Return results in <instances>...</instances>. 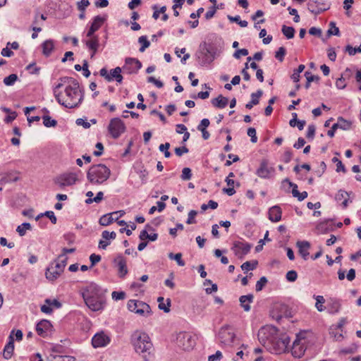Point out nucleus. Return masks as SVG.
Segmentation results:
<instances>
[{"instance_id": "nucleus-42", "label": "nucleus", "mask_w": 361, "mask_h": 361, "mask_svg": "<svg viewBox=\"0 0 361 361\" xmlns=\"http://www.w3.org/2000/svg\"><path fill=\"white\" fill-rule=\"evenodd\" d=\"M46 216L47 217H48L53 224H56L57 219L55 216L54 213L52 211H47L44 214H40L39 215H38L37 216L36 220H38L41 216Z\"/></svg>"}, {"instance_id": "nucleus-23", "label": "nucleus", "mask_w": 361, "mask_h": 361, "mask_svg": "<svg viewBox=\"0 0 361 361\" xmlns=\"http://www.w3.org/2000/svg\"><path fill=\"white\" fill-rule=\"evenodd\" d=\"M282 210L278 205L271 207L269 209V219L272 222H278L281 219Z\"/></svg>"}, {"instance_id": "nucleus-18", "label": "nucleus", "mask_w": 361, "mask_h": 361, "mask_svg": "<svg viewBox=\"0 0 361 361\" xmlns=\"http://www.w3.org/2000/svg\"><path fill=\"white\" fill-rule=\"evenodd\" d=\"M196 56L200 65L202 66L209 65L214 61V57H212L209 53L204 51V50L200 47V45L199 46V49L196 53Z\"/></svg>"}, {"instance_id": "nucleus-14", "label": "nucleus", "mask_w": 361, "mask_h": 361, "mask_svg": "<svg viewBox=\"0 0 361 361\" xmlns=\"http://www.w3.org/2000/svg\"><path fill=\"white\" fill-rule=\"evenodd\" d=\"M125 61L123 70L128 74L136 73L142 67L141 62L137 59L126 58Z\"/></svg>"}, {"instance_id": "nucleus-64", "label": "nucleus", "mask_w": 361, "mask_h": 361, "mask_svg": "<svg viewBox=\"0 0 361 361\" xmlns=\"http://www.w3.org/2000/svg\"><path fill=\"white\" fill-rule=\"evenodd\" d=\"M348 196L349 194L347 192L343 190H340L336 195V200L337 201H340L341 200H344L345 199L348 198Z\"/></svg>"}, {"instance_id": "nucleus-34", "label": "nucleus", "mask_w": 361, "mask_h": 361, "mask_svg": "<svg viewBox=\"0 0 361 361\" xmlns=\"http://www.w3.org/2000/svg\"><path fill=\"white\" fill-rule=\"evenodd\" d=\"M281 32L287 39H290L294 37L295 30L294 27L284 25L282 26Z\"/></svg>"}, {"instance_id": "nucleus-10", "label": "nucleus", "mask_w": 361, "mask_h": 361, "mask_svg": "<svg viewBox=\"0 0 361 361\" xmlns=\"http://www.w3.org/2000/svg\"><path fill=\"white\" fill-rule=\"evenodd\" d=\"M307 8L310 12L317 16L330 8V5H327L324 2L317 0H309L307 3Z\"/></svg>"}, {"instance_id": "nucleus-6", "label": "nucleus", "mask_w": 361, "mask_h": 361, "mask_svg": "<svg viewBox=\"0 0 361 361\" xmlns=\"http://www.w3.org/2000/svg\"><path fill=\"white\" fill-rule=\"evenodd\" d=\"M127 307L130 312H135L140 316L147 317L152 314L150 306L145 302L130 300L128 302Z\"/></svg>"}, {"instance_id": "nucleus-49", "label": "nucleus", "mask_w": 361, "mask_h": 361, "mask_svg": "<svg viewBox=\"0 0 361 361\" xmlns=\"http://www.w3.org/2000/svg\"><path fill=\"white\" fill-rule=\"evenodd\" d=\"M329 223V220H327L326 221H324V222H321L320 224H319L317 226V229L322 232V233H327L329 232L331 229L329 228L328 227V224Z\"/></svg>"}, {"instance_id": "nucleus-40", "label": "nucleus", "mask_w": 361, "mask_h": 361, "mask_svg": "<svg viewBox=\"0 0 361 361\" xmlns=\"http://www.w3.org/2000/svg\"><path fill=\"white\" fill-rule=\"evenodd\" d=\"M18 80V77L16 74H11L8 76L4 78V83L6 86H12Z\"/></svg>"}, {"instance_id": "nucleus-63", "label": "nucleus", "mask_w": 361, "mask_h": 361, "mask_svg": "<svg viewBox=\"0 0 361 361\" xmlns=\"http://www.w3.org/2000/svg\"><path fill=\"white\" fill-rule=\"evenodd\" d=\"M315 130H316V128L314 126V125H310L308 126V128H307V137L308 139H311L312 140L314 137V134H315Z\"/></svg>"}, {"instance_id": "nucleus-20", "label": "nucleus", "mask_w": 361, "mask_h": 361, "mask_svg": "<svg viewBox=\"0 0 361 361\" xmlns=\"http://www.w3.org/2000/svg\"><path fill=\"white\" fill-rule=\"evenodd\" d=\"M13 334H14V330H12L8 336V342L5 345L4 349L3 356L6 360L10 359L12 357L13 353L14 340H15V338H13Z\"/></svg>"}, {"instance_id": "nucleus-41", "label": "nucleus", "mask_w": 361, "mask_h": 361, "mask_svg": "<svg viewBox=\"0 0 361 361\" xmlns=\"http://www.w3.org/2000/svg\"><path fill=\"white\" fill-rule=\"evenodd\" d=\"M227 18L231 22L237 23L242 27H245L247 26V22L246 20H241L239 16H231L228 15Z\"/></svg>"}, {"instance_id": "nucleus-58", "label": "nucleus", "mask_w": 361, "mask_h": 361, "mask_svg": "<svg viewBox=\"0 0 361 361\" xmlns=\"http://www.w3.org/2000/svg\"><path fill=\"white\" fill-rule=\"evenodd\" d=\"M25 69L30 71L31 74H39L40 71L39 67L35 66V63H30L26 66Z\"/></svg>"}, {"instance_id": "nucleus-62", "label": "nucleus", "mask_w": 361, "mask_h": 361, "mask_svg": "<svg viewBox=\"0 0 361 361\" xmlns=\"http://www.w3.org/2000/svg\"><path fill=\"white\" fill-rule=\"evenodd\" d=\"M249 52L247 49H241L236 50L233 54V57L238 59L240 58V56H247L248 55Z\"/></svg>"}, {"instance_id": "nucleus-61", "label": "nucleus", "mask_w": 361, "mask_h": 361, "mask_svg": "<svg viewBox=\"0 0 361 361\" xmlns=\"http://www.w3.org/2000/svg\"><path fill=\"white\" fill-rule=\"evenodd\" d=\"M111 296L112 298L115 300H123L126 298V293L123 291H113Z\"/></svg>"}, {"instance_id": "nucleus-25", "label": "nucleus", "mask_w": 361, "mask_h": 361, "mask_svg": "<svg viewBox=\"0 0 361 361\" xmlns=\"http://www.w3.org/2000/svg\"><path fill=\"white\" fill-rule=\"evenodd\" d=\"M254 296L252 294H248L246 295H242L239 298L240 306L243 308L245 312L250 310V303L253 301Z\"/></svg>"}, {"instance_id": "nucleus-55", "label": "nucleus", "mask_w": 361, "mask_h": 361, "mask_svg": "<svg viewBox=\"0 0 361 361\" xmlns=\"http://www.w3.org/2000/svg\"><path fill=\"white\" fill-rule=\"evenodd\" d=\"M197 214V212L195 211V210H191L190 211V212L188 213V219L186 221V223L188 224H195L196 223V220H195V216Z\"/></svg>"}, {"instance_id": "nucleus-31", "label": "nucleus", "mask_w": 361, "mask_h": 361, "mask_svg": "<svg viewBox=\"0 0 361 361\" xmlns=\"http://www.w3.org/2000/svg\"><path fill=\"white\" fill-rule=\"evenodd\" d=\"M42 53L45 56H50L54 47V41L52 39H47L44 41L42 44Z\"/></svg>"}, {"instance_id": "nucleus-52", "label": "nucleus", "mask_w": 361, "mask_h": 361, "mask_svg": "<svg viewBox=\"0 0 361 361\" xmlns=\"http://www.w3.org/2000/svg\"><path fill=\"white\" fill-rule=\"evenodd\" d=\"M247 134L249 137H250V140L252 143H256L257 142V137L256 135V130L254 128H249L247 129Z\"/></svg>"}, {"instance_id": "nucleus-5", "label": "nucleus", "mask_w": 361, "mask_h": 361, "mask_svg": "<svg viewBox=\"0 0 361 361\" xmlns=\"http://www.w3.org/2000/svg\"><path fill=\"white\" fill-rule=\"evenodd\" d=\"M111 171L104 164L92 166L87 173V180L92 184H102L110 176Z\"/></svg>"}, {"instance_id": "nucleus-21", "label": "nucleus", "mask_w": 361, "mask_h": 361, "mask_svg": "<svg viewBox=\"0 0 361 361\" xmlns=\"http://www.w3.org/2000/svg\"><path fill=\"white\" fill-rule=\"evenodd\" d=\"M52 325L49 320L42 319L37 323L36 331L40 336L45 337L47 332L51 330Z\"/></svg>"}, {"instance_id": "nucleus-13", "label": "nucleus", "mask_w": 361, "mask_h": 361, "mask_svg": "<svg viewBox=\"0 0 361 361\" xmlns=\"http://www.w3.org/2000/svg\"><path fill=\"white\" fill-rule=\"evenodd\" d=\"M251 248V244L243 241L234 242L232 247V250L235 252V255L240 258H242L243 256L246 255L250 251Z\"/></svg>"}, {"instance_id": "nucleus-44", "label": "nucleus", "mask_w": 361, "mask_h": 361, "mask_svg": "<svg viewBox=\"0 0 361 361\" xmlns=\"http://www.w3.org/2000/svg\"><path fill=\"white\" fill-rule=\"evenodd\" d=\"M315 299L317 300L316 304H315V307H316L317 310L319 312L324 311V307L322 305V304L325 302V300H324V297L322 295H317V296H316Z\"/></svg>"}, {"instance_id": "nucleus-39", "label": "nucleus", "mask_w": 361, "mask_h": 361, "mask_svg": "<svg viewBox=\"0 0 361 361\" xmlns=\"http://www.w3.org/2000/svg\"><path fill=\"white\" fill-rule=\"evenodd\" d=\"M257 264L258 262L257 260H254L252 262L247 261L241 265V269L243 271L253 270L257 267Z\"/></svg>"}, {"instance_id": "nucleus-28", "label": "nucleus", "mask_w": 361, "mask_h": 361, "mask_svg": "<svg viewBox=\"0 0 361 361\" xmlns=\"http://www.w3.org/2000/svg\"><path fill=\"white\" fill-rule=\"evenodd\" d=\"M67 260L68 257L65 256V255H60L54 262L55 264H54V266L56 269H59V271L62 273L66 266Z\"/></svg>"}, {"instance_id": "nucleus-26", "label": "nucleus", "mask_w": 361, "mask_h": 361, "mask_svg": "<svg viewBox=\"0 0 361 361\" xmlns=\"http://www.w3.org/2000/svg\"><path fill=\"white\" fill-rule=\"evenodd\" d=\"M61 272L59 271V269H56L54 266V263H52L46 270L45 276L46 278L49 281H54L56 280L60 275Z\"/></svg>"}, {"instance_id": "nucleus-24", "label": "nucleus", "mask_w": 361, "mask_h": 361, "mask_svg": "<svg viewBox=\"0 0 361 361\" xmlns=\"http://www.w3.org/2000/svg\"><path fill=\"white\" fill-rule=\"evenodd\" d=\"M296 245L298 247L300 255L306 260L310 255L308 250L310 247V243L305 240L298 241Z\"/></svg>"}, {"instance_id": "nucleus-37", "label": "nucleus", "mask_w": 361, "mask_h": 361, "mask_svg": "<svg viewBox=\"0 0 361 361\" xmlns=\"http://www.w3.org/2000/svg\"><path fill=\"white\" fill-rule=\"evenodd\" d=\"M32 226L30 223H23L21 225L17 227L16 231L18 233L19 235L23 236L25 235L27 230H31Z\"/></svg>"}, {"instance_id": "nucleus-11", "label": "nucleus", "mask_w": 361, "mask_h": 361, "mask_svg": "<svg viewBox=\"0 0 361 361\" xmlns=\"http://www.w3.org/2000/svg\"><path fill=\"white\" fill-rule=\"evenodd\" d=\"M274 171L273 167L269 166V161L264 159L261 161L259 167L256 171V174L262 178H269Z\"/></svg>"}, {"instance_id": "nucleus-45", "label": "nucleus", "mask_w": 361, "mask_h": 361, "mask_svg": "<svg viewBox=\"0 0 361 361\" xmlns=\"http://www.w3.org/2000/svg\"><path fill=\"white\" fill-rule=\"evenodd\" d=\"M286 54V50L283 47H281L275 53V58L280 62H282L284 59V56Z\"/></svg>"}, {"instance_id": "nucleus-16", "label": "nucleus", "mask_w": 361, "mask_h": 361, "mask_svg": "<svg viewBox=\"0 0 361 361\" xmlns=\"http://www.w3.org/2000/svg\"><path fill=\"white\" fill-rule=\"evenodd\" d=\"M109 342V337L103 331L96 334L92 339V344L95 348L106 346Z\"/></svg>"}, {"instance_id": "nucleus-15", "label": "nucleus", "mask_w": 361, "mask_h": 361, "mask_svg": "<svg viewBox=\"0 0 361 361\" xmlns=\"http://www.w3.org/2000/svg\"><path fill=\"white\" fill-rule=\"evenodd\" d=\"M305 341L304 338L298 336L295 340L291 349L292 355L295 357L300 358L304 355L305 352Z\"/></svg>"}, {"instance_id": "nucleus-46", "label": "nucleus", "mask_w": 361, "mask_h": 361, "mask_svg": "<svg viewBox=\"0 0 361 361\" xmlns=\"http://www.w3.org/2000/svg\"><path fill=\"white\" fill-rule=\"evenodd\" d=\"M283 182H286L289 184L290 187L293 188L292 190V194L294 197H297L298 199V197L300 195V192L298 190V185L290 181L288 178H286L283 180Z\"/></svg>"}, {"instance_id": "nucleus-30", "label": "nucleus", "mask_w": 361, "mask_h": 361, "mask_svg": "<svg viewBox=\"0 0 361 361\" xmlns=\"http://www.w3.org/2000/svg\"><path fill=\"white\" fill-rule=\"evenodd\" d=\"M200 47L204 50L207 53H209L212 57H214V60L216 58L217 48L213 44H207L206 42L200 43Z\"/></svg>"}, {"instance_id": "nucleus-60", "label": "nucleus", "mask_w": 361, "mask_h": 361, "mask_svg": "<svg viewBox=\"0 0 361 361\" xmlns=\"http://www.w3.org/2000/svg\"><path fill=\"white\" fill-rule=\"evenodd\" d=\"M192 177V172L190 168H184L182 171L181 178L183 180H190Z\"/></svg>"}, {"instance_id": "nucleus-38", "label": "nucleus", "mask_w": 361, "mask_h": 361, "mask_svg": "<svg viewBox=\"0 0 361 361\" xmlns=\"http://www.w3.org/2000/svg\"><path fill=\"white\" fill-rule=\"evenodd\" d=\"M43 124L47 128L55 127L57 125V121L52 119L49 116L44 115L42 116Z\"/></svg>"}, {"instance_id": "nucleus-54", "label": "nucleus", "mask_w": 361, "mask_h": 361, "mask_svg": "<svg viewBox=\"0 0 361 361\" xmlns=\"http://www.w3.org/2000/svg\"><path fill=\"white\" fill-rule=\"evenodd\" d=\"M102 237L104 240H114L116 237V233L114 231L109 232L108 231H104L102 233Z\"/></svg>"}, {"instance_id": "nucleus-53", "label": "nucleus", "mask_w": 361, "mask_h": 361, "mask_svg": "<svg viewBox=\"0 0 361 361\" xmlns=\"http://www.w3.org/2000/svg\"><path fill=\"white\" fill-rule=\"evenodd\" d=\"M286 277L287 281H288L290 282H294L296 281V279L298 278V274L295 271L290 270L286 273Z\"/></svg>"}, {"instance_id": "nucleus-12", "label": "nucleus", "mask_w": 361, "mask_h": 361, "mask_svg": "<svg viewBox=\"0 0 361 361\" xmlns=\"http://www.w3.org/2000/svg\"><path fill=\"white\" fill-rule=\"evenodd\" d=\"M219 338L221 343L225 345H230L233 343L235 338V334L230 331V326L226 325L220 329Z\"/></svg>"}, {"instance_id": "nucleus-2", "label": "nucleus", "mask_w": 361, "mask_h": 361, "mask_svg": "<svg viewBox=\"0 0 361 361\" xmlns=\"http://www.w3.org/2000/svg\"><path fill=\"white\" fill-rule=\"evenodd\" d=\"M106 290L95 283H90L82 291V297L86 305L92 311L104 309L106 303Z\"/></svg>"}, {"instance_id": "nucleus-56", "label": "nucleus", "mask_w": 361, "mask_h": 361, "mask_svg": "<svg viewBox=\"0 0 361 361\" xmlns=\"http://www.w3.org/2000/svg\"><path fill=\"white\" fill-rule=\"evenodd\" d=\"M121 71H122V68L120 67H116L114 69H111L109 74L110 79L108 80V82H111V81L114 80L115 79V78L116 77V75L118 73H121Z\"/></svg>"}, {"instance_id": "nucleus-7", "label": "nucleus", "mask_w": 361, "mask_h": 361, "mask_svg": "<svg viewBox=\"0 0 361 361\" xmlns=\"http://www.w3.org/2000/svg\"><path fill=\"white\" fill-rule=\"evenodd\" d=\"M176 343L180 348L184 350H190L195 346V341L190 334L180 332L176 336Z\"/></svg>"}, {"instance_id": "nucleus-35", "label": "nucleus", "mask_w": 361, "mask_h": 361, "mask_svg": "<svg viewBox=\"0 0 361 361\" xmlns=\"http://www.w3.org/2000/svg\"><path fill=\"white\" fill-rule=\"evenodd\" d=\"M336 124L338 126V128L346 130H349L351 126V122L348 121L347 120H345L342 117H339L338 119V122L336 123Z\"/></svg>"}, {"instance_id": "nucleus-17", "label": "nucleus", "mask_w": 361, "mask_h": 361, "mask_svg": "<svg viewBox=\"0 0 361 361\" xmlns=\"http://www.w3.org/2000/svg\"><path fill=\"white\" fill-rule=\"evenodd\" d=\"M118 269V276L123 278L128 272L126 259L122 255H118L114 260Z\"/></svg>"}, {"instance_id": "nucleus-32", "label": "nucleus", "mask_w": 361, "mask_h": 361, "mask_svg": "<svg viewBox=\"0 0 361 361\" xmlns=\"http://www.w3.org/2000/svg\"><path fill=\"white\" fill-rule=\"evenodd\" d=\"M117 212H112L109 214H106L103 215L99 221V223L101 226H106L115 221V219L113 217V215L116 214Z\"/></svg>"}, {"instance_id": "nucleus-48", "label": "nucleus", "mask_w": 361, "mask_h": 361, "mask_svg": "<svg viewBox=\"0 0 361 361\" xmlns=\"http://www.w3.org/2000/svg\"><path fill=\"white\" fill-rule=\"evenodd\" d=\"M267 279L265 276H262L257 281L255 289L256 291H260L263 289L266 283H267Z\"/></svg>"}, {"instance_id": "nucleus-47", "label": "nucleus", "mask_w": 361, "mask_h": 361, "mask_svg": "<svg viewBox=\"0 0 361 361\" xmlns=\"http://www.w3.org/2000/svg\"><path fill=\"white\" fill-rule=\"evenodd\" d=\"M103 197H104V193L102 191H100V192H97L95 197H94L93 199L88 198L85 200V202L87 204H91L94 202L96 203H99L103 200Z\"/></svg>"}, {"instance_id": "nucleus-22", "label": "nucleus", "mask_w": 361, "mask_h": 361, "mask_svg": "<svg viewBox=\"0 0 361 361\" xmlns=\"http://www.w3.org/2000/svg\"><path fill=\"white\" fill-rule=\"evenodd\" d=\"M287 308V306L284 305H276L271 312L272 317L279 321L283 317H288Z\"/></svg>"}, {"instance_id": "nucleus-27", "label": "nucleus", "mask_w": 361, "mask_h": 361, "mask_svg": "<svg viewBox=\"0 0 361 361\" xmlns=\"http://www.w3.org/2000/svg\"><path fill=\"white\" fill-rule=\"evenodd\" d=\"M211 102L214 106L219 109H224L227 106L228 99L227 97L220 94L217 97L212 99Z\"/></svg>"}, {"instance_id": "nucleus-51", "label": "nucleus", "mask_w": 361, "mask_h": 361, "mask_svg": "<svg viewBox=\"0 0 361 361\" xmlns=\"http://www.w3.org/2000/svg\"><path fill=\"white\" fill-rule=\"evenodd\" d=\"M345 51L350 56L355 55L357 52L361 53V44L355 48H353L351 45H347L345 47Z\"/></svg>"}, {"instance_id": "nucleus-43", "label": "nucleus", "mask_w": 361, "mask_h": 361, "mask_svg": "<svg viewBox=\"0 0 361 361\" xmlns=\"http://www.w3.org/2000/svg\"><path fill=\"white\" fill-rule=\"evenodd\" d=\"M138 42L142 44L140 48V51L141 52H143L150 45V42L147 40V37L144 35L139 37Z\"/></svg>"}, {"instance_id": "nucleus-29", "label": "nucleus", "mask_w": 361, "mask_h": 361, "mask_svg": "<svg viewBox=\"0 0 361 361\" xmlns=\"http://www.w3.org/2000/svg\"><path fill=\"white\" fill-rule=\"evenodd\" d=\"M90 40L86 42V46L92 51V57L95 54L99 47V37L97 36H93L90 37Z\"/></svg>"}, {"instance_id": "nucleus-50", "label": "nucleus", "mask_w": 361, "mask_h": 361, "mask_svg": "<svg viewBox=\"0 0 361 361\" xmlns=\"http://www.w3.org/2000/svg\"><path fill=\"white\" fill-rule=\"evenodd\" d=\"M185 0H173V2L175 3L174 5L172 6V8L173 10V15L175 16H179V12L177 11V8H181Z\"/></svg>"}, {"instance_id": "nucleus-9", "label": "nucleus", "mask_w": 361, "mask_h": 361, "mask_svg": "<svg viewBox=\"0 0 361 361\" xmlns=\"http://www.w3.org/2000/svg\"><path fill=\"white\" fill-rule=\"evenodd\" d=\"M77 180V175L75 173H65L61 174L54 179V183L61 188L73 185Z\"/></svg>"}, {"instance_id": "nucleus-8", "label": "nucleus", "mask_w": 361, "mask_h": 361, "mask_svg": "<svg viewBox=\"0 0 361 361\" xmlns=\"http://www.w3.org/2000/svg\"><path fill=\"white\" fill-rule=\"evenodd\" d=\"M108 130L114 139H117L126 130V126L119 118H114L110 121Z\"/></svg>"}, {"instance_id": "nucleus-1", "label": "nucleus", "mask_w": 361, "mask_h": 361, "mask_svg": "<svg viewBox=\"0 0 361 361\" xmlns=\"http://www.w3.org/2000/svg\"><path fill=\"white\" fill-rule=\"evenodd\" d=\"M60 80L70 83L69 86H66L65 89V94L68 99L63 101L61 98V93L54 91L56 101L66 108L72 109L78 106L83 99V92L80 90L79 82L71 77H62L60 78Z\"/></svg>"}, {"instance_id": "nucleus-57", "label": "nucleus", "mask_w": 361, "mask_h": 361, "mask_svg": "<svg viewBox=\"0 0 361 361\" xmlns=\"http://www.w3.org/2000/svg\"><path fill=\"white\" fill-rule=\"evenodd\" d=\"M217 8H218V6H211L209 8V11H207V13H205V18L207 20H209L212 18H213L214 14L216 12Z\"/></svg>"}, {"instance_id": "nucleus-59", "label": "nucleus", "mask_w": 361, "mask_h": 361, "mask_svg": "<svg viewBox=\"0 0 361 361\" xmlns=\"http://www.w3.org/2000/svg\"><path fill=\"white\" fill-rule=\"evenodd\" d=\"M319 79L320 78L318 75H310L307 78V82L305 85V89H309L310 87V84L312 83V82H318Z\"/></svg>"}, {"instance_id": "nucleus-4", "label": "nucleus", "mask_w": 361, "mask_h": 361, "mask_svg": "<svg viewBox=\"0 0 361 361\" xmlns=\"http://www.w3.org/2000/svg\"><path fill=\"white\" fill-rule=\"evenodd\" d=\"M131 343L135 351L142 355L144 361H149L147 355L150 356L153 351V344L149 336L145 332L135 331L131 336Z\"/></svg>"}, {"instance_id": "nucleus-36", "label": "nucleus", "mask_w": 361, "mask_h": 361, "mask_svg": "<svg viewBox=\"0 0 361 361\" xmlns=\"http://www.w3.org/2000/svg\"><path fill=\"white\" fill-rule=\"evenodd\" d=\"M168 257L170 259L176 260L177 264L180 267H183L185 264V262L182 259V254L180 252L176 254L170 252L168 255Z\"/></svg>"}, {"instance_id": "nucleus-3", "label": "nucleus", "mask_w": 361, "mask_h": 361, "mask_svg": "<svg viewBox=\"0 0 361 361\" xmlns=\"http://www.w3.org/2000/svg\"><path fill=\"white\" fill-rule=\"evenodd\" d=\"M277 329L272 326H263L258 331V338L261 343L264 344H271L276 354H280L285 352L286 345L284 341H281L280 338L276 334Z\"/></svg>"}, {"instance_id": "nucleus-19", "label": "nucleus", "mask_w": 361, "mask_h": 361, "mask_svg": "<svg viewBox=\"0 0 361 361\" xmlns=\"http://www.w3.org/2000/svg\"><path fill=\"white\" fill-rule=\"evenodd\" d=\"M105 20L106 17H102L100 16H95L87 33V37H92L94 36V33L101 27Z\"/></svg>"}, {"instance_id": "nucleus-33", "label": "nucleus", "mask_w": 361, "mask_h": 361, "mask_svg": "<svg viewBox=\"0 0 361 361\" xmlns=\"http://www.w3.org/2000/svg\"><path fill=\"white\" fill-rule=\"evenodd\" d=\"M163 297H159L157 298V302H159V308L163 310L164 312L168 313L170 312V306H171V300L169 298L166 299L167 304L165 305L164 302Z\"/></svg>"}]
</instances>
